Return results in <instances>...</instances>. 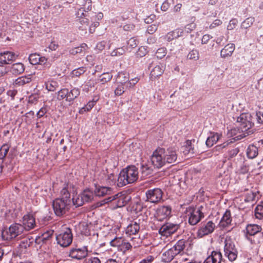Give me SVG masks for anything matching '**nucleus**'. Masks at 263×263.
<instances>
[{
	"label": "nucleus",
	"mask_w": 263,
	"mask_h": 263,
	"mask_svg": "<svg viewBox=\"0 0 263 263\" xmlns=\"http://www.w3.org/2000/svg\"><path fill=\"white\" fill-rule=\"evenodd\" d=\"M86 46V44H83L81 47H75L74 48H72L69 50V53L72 55H75L79 53H81L83 52V49H84L85 47Z\"/></svg>",
	"instance_id": "09e8293b"
},
{
	"label": "nucleus",
	"mask_w": 263,
	"mask_h": 263,
	"mask_svg": "<svg viewBox=\"0 0 263 263\" xmlns=\"http://www.w3.org/2000/svg\"><path fill=\"white\" fill-rule=\"evenodd\" d=\"M224 243L225 256L231 262L235 261L237 257L238 251L234 241L231 237L227 236L224 239Z\"/></svg>",
	"instance_id": "39448f33"
},
{
	"label": "nucleus",
	"mask_w": 263,
	"mask_h": 263,
	"mask_svg": "<svg viewBox=\"0 0 263 263\" xmlns=\"http://www.w3.org/2000/svg\"><path fill=\"white\" fill-rule=\"evenodd\" d=\"M68 89L66 88L62 89L58 92L57 99L62 100L65 99L66 101L67 96L68 97Z\"/></svg>",
	"instance_id": "49530a36"
},
{
	"label": "nucleus",
	"mask_w": 263,
	"mask_h": 263,
	"mask_svg": "<svg viewBox=\"0 0 263 263\" xmlns=\"http://www.w3.org/2000/svg\"><path fill=\"white\" fill-rule=\"evenodd\" d=\"M239 152V149L238 147L235 148H231L228 149L227 154L226 155V157L228 158V159H230L234 157H235L238 152Z\"/></svg>",
	"instance_id": "c03bdc74"
},
{
	"label": "nucleus",
	"mask_w": 263,
	"mask_h": 263,
	"mask_svg": "<svg viewBox=\"0 0 263 263\" xmlns=\"http://www.w3.org/2000/svg\"><path fill=\"white\" fill-rule=\"evenodd\" d=\"M124 239L122 237H116L110 241V245L111 246L117 247L119 249Z\"/></svg>",
	"instance_id": "79ce46f5"
},
{
	"label": "nucleus",
	"mask_w": 263,
	"mask_h": 263,
	"mask_svg": "<svg viewBox=\"0 0 263 263\" xmlns=\"http://www.w3.org/2000/svg\"><path fill=\"white\" fill-rule=\"evenodd\" d=\"M232 221L231 212L229 210H227L223 215L220 222V226L225 228L230 225Z\"/></svg>",
	"instance_id": "5701e85b"
},
{
	"label": "nucleus",
	"mask_w": 263,
	"mask_h": 263,
	"mask_svg": "<svg viewBox=\"0 0 263 263\" xmlns=\"http://www.w3.org/2000/svg\"><path fill=\"white\" fill-rule=\"evenodd\" d=\"M171 208L169 206H161L157 211V218L159 220H162L168 217L171 214Z\"/></svg>",
	"instance_id": "6ab92c4d"
},
{
	"label": "nucleus",
	"mask_w": 263,
	"mask_h": 263,
	"mask_svg": "<svg viewBox=\"0 0 263 263\" xmlns=\"http://www.w3.org/2000/svg\"><path fill=\"white\" fill-rule=\"evenodd\" d=\"M139 44V41L135 37L130 38L127 42V50H132L137 46Z\"/></svg>",
	"instance_id": "4c0bfd02"
},
{
	"label": "nucleus",
	"mask_w": 263,
	"mask_h": 263,
	"mask_svg": "<svg viewBox=\"0 0 263 263\" xmlns=\"http://www.w3.org/2000/svg\"><path fill=\"white\" fill-rule=\"evenodd\" d=\"M147 50L145 47L141 46L139 48L136 53V55L137 57L142 58L145 56L147 54Z\"/></svg>",
	"instance_id": "603ef678"
},
{
	"label": "nucleus",
	"mask_w": 263,
	"mask_h": 263,
	"mask_svg": "<svg viewBox=\"0 0 263 263\" xmlns=\"http://www.w3.org/2000/svg\"><path fill=\"white\" fill-rule=\"evenodd\" d=\"M85 16H87L88 17H90V21H98L103 18V14L101 12L96 14L93 11H90L89 13L86 14Z\"/></svg>",
	"instance_id": "e433bc0d"
},
{
	"label": "nucleus",
	"mask_w": 263,
	"mask_h": 263,
	"mask_svg": "<svg viewBox=\"0 0 263 263\" xmlns=\"http://www.w3.org/2000/svg\"><path fill=\"white\" fill-rule=\"evenodd\" d=\"M100 81L102 82V84H105V83L109 81L112 79V75L109 73L108 72L104 73L101 76Z\"/></svg>",
	"instance_id": "8fccbe9b"
},
{
	"label": "nucleus",
	"mask_w": 263,
	"mask_h": 263,
	"mask_svg": "<svg viewBox=\"0 0 263 263\" xmlns=\"http://www.w3.org/2000/svg\"><path fill=\"white\" fill-rule=\"evenodd\" d=\"M31 242L28 240H24L20 244V247L22 249H26L30 246Z\"/></svg>",
	"instance_id": "052dcab7"
},
{
	"label": "nucleus",
	"mask_w": 263,
	"mask_h": 263,
	"mask_svg": "<svg viewBox=\"0 0 263 263\" xmlns=\"http://www.w3.org/2000/svg\"><path fill=\"white\" fill-rule=\"evenodd\" d=\"M71 205L70 191L68 186L66 185L61 191L60 197L53 201L52 207L55 214L61 217L69 211Z\"/></svg>",
	"instance_id": "f03ea898"
},
{
	"label": "nucleus",
	"mask_w": 263,
	"mask_h": 263,
	"mask_svg": "<svg viewBox=\"0 0 263 263\" xmlns=\"http://www.w3.org/2000/svg\"><path fill=\"white\" fill-rule=\"evenodd\" d=\"M123 83V82L120 83V84L118 85V87L115 89V95L116 96H121L124 92L125 90Z\"/></svg>",
	"instance_id": "5fc2aeb1"
},
{
	"label": "nucleus",
	"mask_w": 263,
	"mask_h": 263,
	"mask_svg": "<svg viewBox=\"0 0 263 263\" xmlns=\"http://www.w3.org/2000/svg\"><path fill=\"white\" fill-rule=\"evenodd\" d=\"M140 230L139 223L136 221L129 224L126 230V232L129 235H134L137 233Z\"/></svg>",
	"instance_id": "cd10ccee"
},
{
	"label": "nucleus",
	"mask_w": 263,
	"mask_h": 263,
	"mask_svg": "<svg viewBox=\"0 0 263 263\" xmlns=\"http://www.w3.org/2000/svg\"><path fill=\"white\" fill-rule=\"evenodd\" d=\"M93 192L89 189L84 190L76 199L72 198V203L76 207L82 206L86 202H89L93 199Z\"/></svg>",
	"instance_id": "6e6552de"
},
{
	"label": "nucleus",
	"mask_w": 263,
	"mask_h": 263,
	"mask_svg": "<svg viewBox=\"0 0 263 263\" xmlns=\"http://www.w3.org/2000/svg\"><path fill=\"white\" fill-rule=\"evenodd\" d=\"M258 154V148L253 144L249 145L247 149V157L250 159L256 158Z\"/></svg>",
	"instance_id": "c85d7f7f"
},
{
	"label": "nucleus",
	"mask_w": 263,
	"mask_h": 263,
	"mask_svg": "<svg viewBox=\"0 0 263 263\" xmlns=\"http://www.w3.org/2000/svg\"><path fill=\"white\" fill-rule=\"evenodd\" d=\"M88 254L86 247L80 248H72L69 251V256L71 258L80 260L85 258Z\"/></svg>",
	"instance_id": "ddd939ff"
},
{
	"label": "nucleus",
	"mask_w": 263,
	"mask_h": 263,
	"mask_svg": "<svg viewBox=\"0 0 263 263\" xmlns=\"http://www.w3.org/2000/svg\"><path fill=\"white\" fill-rule=\"evenodd\" d=\"M85 71V68L84 67L79 68L73 71V74L76 76L79 77Z\"/></svg>",
	"instance_id": "774afa93"
},
{
	"label": "nucleus",
	"mask_w": 263,
	"mask_h": 263,
	"mask_svg": "<svg viewBox=\"0 0 263 263\" xmlns=\"http://www.w3.org/2000/svg\"><path fill=\"white\" fill-rule=\"evenodd\" d=\"M179 225L172 223H166L163 224L159 229V233L164 236L167 237L175 233L179 229Z\"/></svg>",
	"instance_id": "f8f14e48"
},
{
	"label": "nucleus",
	"mask_w": 263,
	"mask_h": 263,
	"mask_svg": "<svg viewBox=\"0 0 263 263\" xmlns=\"http://www.w3.org/2000/svg\"><path fill=\"white\" fill-rule=\"evenodd\" d=\"M255 215L257 218L261 219L263 215V206L258 205L255 210Z\"/></svg>",
	"instance_id": "3c124183"
},
{
	"label": "nucleus",
	"mask_w": 263,
	"mask_h": 263,
	"mask_svg": "<svg viewBox=\"0 0 263 263\" xmlns=\"http://www.w3.org/2000/svg\"><path fill=\"white\" fill-rule=\"evenodd\" d=\"M261 227L256 224H249L246 227V234L250 236H254L259 235L261 237L263 236V234L261 233Z\"/></svg>",
	"instance_id": "a211bd4d"
},
{
	"label": "nucleus",
	"mask_w": 263,
	"mask_h": 263,
	"mask_svg": "<svg viewBox=\"0 0 263 263\" xmlns=\"http://www.w3.org/2000/svg\"><path fill=\"white\" fill-rule=\"evenodd\" d=\"M138 168L134 165L128 166L122 170L119 174L117 184L122 187L135 182L138 178Z\"/></svg>",
	"instance_id": "7ed1b4c3"
},
{
	"label": "nucleus",
	"mask_w": 263,
	"mask_h": 263,
	"mask_svg": "<svg viewBox=\"0 0 263 263\" xmlns=\"http://www.w3.org/2000/svg\"><path fill=\"white\" fill-rule=\"evenodd\" d=\"M32 78L31 74L19 77L15 80L14 84L18 86H23L30 83L32 81Z\"/></svg>",
	"instance_id": "a878e982"
},
{
	"label": "nucleus",
	"mask_w": 263,
	"mask_h": 263,
	"mask_svg": "<svg viewBox=\"0 0 263 263\" xmlns=\"http://www.w3.org/2000/svg\"><path fill=\"white\" fill-rule=\"evenodd\" d=\"M235 49V46L233 43H229L226 45L220 51V57L226 58L231 57Z\"/></svg>",
	"instance_id": "aec40b11"
},
{
	"label": "nucleus",
	"mask_w": 263,
	"mask_h": 263,
	"mask_svg": "<svg viewBox=\"0 0 263 263\" xmlns=\"http://www.w3.org/2000/svg\"><path fill=\"white\" fill-rule=\"evenodd\" d=\"M205 207L201 205L198 207L194 208L189 206L186 209V213L189 217V223L190 225L195 226L204 217Z\"/></svg>",
	"instance_id": "20e7f679"
},
{
	"label": "nucleus",
	"mask_w": 263,
	"mask_h": 263,
	"mask_svg": "<svg viewBox=\"0 0 263 263\" xmlns=\"http://www.w3.org/2000/svg\"><path fill=\"white\" fill-rule=\"evenodd\" d=\"M133 246H134V243H131L128 242L125 239H124L118 250L125 253L127 251L131 250Z\"/></svg>",
	"instance_id": "72a5a7b5"
},
{
	"label": "nucleus",
	"mask_w": 263,
	"mask_h": 263,
	"mask_svg": "<svg viewBox=\"0 0 263 263\" xmlns=\"http://www.w3.org/2000/svg\"><path fill=\"white\" fill-rule=\"evenodd\" d=\"M22 225L15 223L10 226L8 230L4 231L2 236L4 240H9L15 238L23 232Z\"/></svg>",
	"instance_id": "0eeeda50"
},
{
	"label": "nucleus",
	"mask_w": 263,
	"mask_h": 263,
	"mask_svg": "<svg viewBox=\"0 0 263 263\" xmlns=\"http://www.w3.org/2000/svg\"><path fill=\"white\" fill-rule=\"evenodd\" d=\"M40 55L35 53L30 54L29 57V61L32 65H36L40 63Z\"/></svg>",
	"instance_id": "a19ab883"
},
{
	"label": "nucleus",
	"mask_w": 263,
	"mask_h": 263,
	"mask_svg": "<svg viewBox=\"0 0 263 263\" xmlns=\"http://www.w3.org/2000/svg\"><path fill=\"white\" fill-rule=\"evenodd\" d=\"M91 0H85L82 5L83 7L79 9H82L83 12H89L91 9Z\"/></svg>",
	"instance_id": "ea45409f"
},
{
	"label": "nucleus",
	"mask_w": 263,
	"mask_h": 263,
	"mask_svg": "<svg viewBox=\"0 0 263 263\" xmlns=\"http://www.w3.org/2000/svg\"><path fill=\"white\" fill-rule=\"evenodd\" d=\"M222 260L221 253L218 251H213L203 263H221Z\"/></svg>",
	"instance_id": "dca6fc26"
},
{
	"label": "nucleus",
	"mask_w": 263,
	"mask_h": 263,
	"mask_svg": "<svg viewBox=\"0 0 263 263\" xmlns=\"http://www.w3.org/2000/svg\"><path fill=\"white\" fill-rule=\"evenodd\" d=\"M124 53V50L122 48H119L114 50L111 53V56H118L122 55Z\"/></svg>",
	"instance_id": "680f3d73"
},
{
	"label": "nucleus",
	"mask_w": 263,
	"mask_h": 263,
	"mask_svg": "<svg viewBox=\"0 0 263 263\" xmlns=\"http://www.w3.org/2000/svg\"><path fill=\"white\" fill-rule=\"evenodd\" d=\"M10 146L7 144H3L0 148V159H4L6 156Z\"/></svg>",
	"instance_id": "58836bf2"
},
{
	"label": "nucleus",
	"mask_w": 263,
	"mask_h": 263,
	"mask_svg": "<svg viewBox=\"0 0 263 263\" xmlns=\"http://www.w3.org/2000/svg\"><path fill=\"white\" fill-rule=\"evenodd\" d=\"M177 159V155L174 147H169L167 149L158 147L153 152L151 161L154 167L159 168L166 163L176 162Z\"/></svg>",
	"instance_id": "f257e3e1"
},
{
	"label": "nucleus",
	"mask_w": 263,
	"mask_h": 263,
	"mask_svg": "<svg viewBox=\"0 0 263 263\" xmlns=\"http://www.w3.org/2000/svg\"><path fill=\"white\" fill-rule=\"evenodd\" d=\"M112 189L109 187L99 186L97 187L95 190V194L97 196H104L106 195L111 194Z\"/></svg>",
	"instance_id": "393cba45"
},
{
	"label": "nucleus",
	"mask_w": 263,
	"mask_h": 263,
	"mask_svg": "<svg viewBox=\"0 0 263 263\" xmlns=\"http://www.w3.org/2000/svg\"><path fill=\"white\" fill-rule=\"evenodd\" d=\"M118 196H119V194H116L114 196L109 197L107 198H106V199H104L102 201L103 202V203H101L98 206H101L102 205H103L105 203H108L109 202H111V201H112L113 200H116L118 198Z\"/></svg>",
	"instance_id": "13d9d810"
},
{
	"label": "nucleus",
	"mask_w": 263,
	"mask_h": 263,
	"mask_svg": "<svg viewBox=\"0 0 263 263\" xmlns=\"http://www.w3.org/2000/svg\"><path fill=\"white\" fill-rule=\"evenodd\" d=\"M192 142L191 140H187L185 142V149L184 153L185 154H194L195 153L194 148L192 147Z\"/></svg>",
	"instance_id": "a18cd8bd"
},
{
	"label": "nucleus",
	"mask_w": 263,
	"mask_h": 263,
	"mask_svg": "<svg viewBox=\"0 0 263 263\" xmlns=\"http://www.w3.org/2000/svg\"><path fill=\"white\" fill-rule=\"evenodd\" d=\"M80 93V90L77 88H73L70 91L68 90V97L66 98V101L72 102L79 96Z\"/></svg>",
	"instance_id": "2f4dec72"
},
{
	"label": "nucleus",
	"mask_w": 263,
	"mask_h": 263,
	"mask_svg": "<svg viewBox=\"0 0 263 263\" xmlns=\"http://www.w3.org/2000/svg\"><path fill=\"white\" fill-rule=\"evenodd\" d=\"M23 230L29 231L33 229L35 226V218L32 214H27L23 217Z\"/></svg>",
	"instance_id": "2eb2a0df"
},
{
	"label": "nucleus",
	"mask_w": 263,
	"mask_h": 263,
	"mask_svg": "<svg viewBox=\"0 0 263 263\" xmlns=\"http://www.w3.org/2000/svg\"><path fill=\"white\" fill-rule=\"evenodd\" d=\"M25 67L22 63H16L11 65L10 72L14 74L18 75L24 72Z\"/></svg>",
	"instance_id": "b1692460"
},
{
	"label": "nucleus",
	"mask_w": 263,
	"mask_h": 263,
	"mask_svg": "<svg viewBox=\"0 0 263 263\" xmlns=\"http://www.w3.org/2000/svg\"><path fill=\"white\" fill-rule=\"evenodd\" d=\"M158 26L156 24H152L149 26L147 28V32L150 34H152L157 30Z\"/></svg>",
	"instance_id": "e2e57ef3"
},
{
	"label": "nucleus",
	"mask_w": 263,
	"mask_h": 263,
	"mask_svg": "<svg viewBox=\"0 0 263 263\" xmlns=\"http://www.w3.org/2000/svg\"><path fill=\"white\" fill-rule=\"evenodd\" d=\"M254 22V17H248L246 18L241 24V27L245 29H247L250 27Z\"/></svg>",
	"instance_id": "de8ad7c7"
},
{
	"label": "nucleus",
	"mask_w": 263,
	"mask_h": 263,
	"mask_svg": "<svg viewBox=\"0 0 263 263\" xmlns=\"http://www.w3.org/2000/svg\"><path fill=\"white\" fill-rule=\"evenodd\" d=\"M16 55L14 52L10 51H4L0 53V63L2 64H9L10 63L14 60Z\"/></svg>",
	"instance_id": "f3484780"
},
{
	"label": "nucleus",
	"mask_w": 263,
	"mask_h": 263,
	"mask_svg": "<svg viewBox=\"0 0 263 263\" xmlns=\"http://www.w3.org/2000/svg\"><path fill=\"white\" fill-rule=\"evenodd\" d=\"M255 116L257 123L263 124V113L261 111H257L255 114Z\"/></svg>",
	"instance_id": "0e129e2a"
},
{
	"label": "nucleus",
	"mask_w": 263,
	"mask_h": 263,
	"mask_svg": "<svg viewBox=\"0 0 263 263\" xmlns=\"http://www.w3.org/2000/svg\"><path fill=\"white\" fill-rule=\"evenodd\" d=\"M176 254L171 248L165 251L162 255V261L164 262H170L171 261Z\"/></svg>",
	"instance_id": "bb28decb"
},
{
	"label": "nucleus",
	"mask_w": 263,
	"mask_h": 263,
	"mask_svg": "<svg viewBox=\"0 0 263 263\" xmlns=\"http://www.w3.org/2000/svg\"><path fill=\"white\" fill-rule=\"evenodd\" d=\"M47 109L45 107H42L37 112V117L39 118L44 116V115L47 112Z\"/></svg>",
	"instance_id": "338daca9"
},
{
	"label": "nucleus",
	"mask_w": 263,
	"mask_h": 263,
	"mask_svg": "<svg viewBox=\"0 0 263 263\" xmlns=\"http://www.w3.org/2000/svg\"><path fill=\"white\" fill-rule=\"evenodd\" d=\"M185 240L184 239H180L178 240L171 249L173 250V252H174L177 255L184 250L185 248Z\"/></svg>",
	"instance_id": "c756f323"
},
{
	"label": "nucleus",
	"mask_w": 263,
	"mask_h": 263,
	"mask_svg": "<svg viewBox=\"0 0 263 263\" xmlns=\"http://www.w3.org/2000/svg\"><path fill=\"white\" fill-rule=\"evenodd\" d=\"M45 86L48 91H54L58 87L59 85L57 81L50 80L45 83Z\"/></svg>",
	"instance_id": "f704fd0d"
},
{
	"label": "nucleus",
	"mask_w": 263,
	"mask_h": 263,
	"mask_svg": "<svg viewBox=\"0 0 263 263\" xmlns=\"http://www.w3.org/2000/svg\"><path fill=\"white\" fill-rule=\"evenodd\" d=\"M183 30L181 28H177L174 30L168 32L165 36L166 40L170 42L175 39H177L182 36Z\"/></svg>",
	"instance_id": "412c9836"
},
{
	"label": "nucleus",
	"mask_w": 263,
	"mask_h": 263,
	"mask_svg": "<svg viewBox=\"0 0 263 263\" xmlns=\"http://www.w3.org/2000/svg\"><path fill=\"white\" fill-rule=\"evenodd\" d=\"M38 64L43 65L45 67L49 68L51 66V63L48 61V59L45 57L40 56V63Z\"/></svg>",
	"instance_id": "6e6d98bb"
},
{
	"label": "nucleus",
	"mask_w": 263,
	"mask_h": 263,
	"mask_svg": "<svg viewBox=\"0 0 263 263\" xmlns=\"http://www.w3.org/2000/svg\"><path fill=\"white\" fill-rule=\"evenodd\" d=\"M91 25L89 27V31L90 33H92L95 31V28L99 25V23L97 21H91Z\"/></svg>",
	"instance_id": "bf43d9fd"
},
{
	"label": "nucleus",
	"mask_w": 263,
	"mask_h": 263,
	"mask_svg": "<svg viewBox=\"0 0 263 263\" xmlns=\"http://www.w3.org/2000/svg\"><path fill=\"white\" fill-rule=\"evenodd\" d=\"M238 23V21L236 19L233 18L230 20L228 26H227V29L228 30H232L234 29L236 26L237 25V24Z\"/></svg>",
	"instance_id": "4d7b16f0"
},
{
	"label": "nucleus",
	"mask_w": 263,
	"mask_h": 263,
	"mask_svg": "<svg viewBox=\"0 0 263 263\" xmlns=\"http://www.w3.org/2000/svg\"><path fill=\"white\" fill-rule=\"evenodd\" d=\"M72 238L71 230L69 228L61 231L56 236L58 243L63 247L69 246L72 241Z\"/></svg>",
	"instance_id": "423d86ee"
},
{
	"label": "nucleus",
	"mask_w": 263,
	"mask_h": 263,
	"mask_svg": "<svg viewBox=\"0 0 263 263\" xmlns=\"http://www.w3.org/2000/svg\"><path fill=\"white\" fill-rule=\"evenodd\" d=\"M97 101V99L95 100V99H93L92 100L89 101L85 106L83 107L80 109V114H83L84 112L89 111L90 109H91V108L94 106L95 104H96Z\"/></svg>",
	"instance_id": "c9c22d12"
},
{
	"label": "nucleus",
	"mask_w": 263,
	"mask_h": 263,
	"mask_svg": "<svg viewBox=\"0 0 263 263\" xmlns=\"http://www.w3.org/2000/svg\"><path fill=\"white\" fill-rule=\"evenodd\" d=\"M88 13L89 12H83L82 9H79L77 12V16L79 18V23L80 24L79 28L80 30H86L89 26L90 17L85 16L86 14Z\"/></svg>",
	"instance_id": "4468645a"
},
{
	"label": "nucleus",
	"mask_w": 263,
	"mask_h": 263,
	"mask_svg": "<svg viewBox=\"0 0 263 263\" xmlns=\"http://www.w3.org/2000/svg\"><path fill=\"white\" fill-rule=\"evenodd\" d=\"M215 228V224L212 221H209L207 222L202 223L199 228L197 235L199 238L212 233Z\"/></svg>",
	"instance_id": "9b49d317"
},
{
	"label": "nucleus",
	"mask_w": 263,
	"mask_h": 263,
	"mask_svg": "<svg viewBox=\"0 0 263 263\" xmlns=\"http://www.w3.org/2000/svg\"><path fill=\"white\" fill-rule=\"evenodd\" d=\"M146 201L157 203L162 199L163 192L160 189L155 188L147 190L145 193Z\"/></svg>",
	"instance_id": "9d476101"
},
{
	"label": "nucleus",
	"mask_w": 263,
	"mask_h": 263,
	"mask_svg": "<svg viewBox=\"0 0 263 263\" xmlns=\"http://www.w3.org/2000/svg\"><path fill=\"white\" fill-rule=\"evenodd\" d=\"M140 171L143 177H147L153 173V168L146 164L141 165Z\"/></svg>",
	"instance_id": "7c9ffc66"
},
{
	"label": "nucleus",
	"mask_w": 263,
	"mask_h": 263,
	"mask_svg": "<svg viewBox=\"0 0 263 263\" xmlns=\"http://www.w3.org/2000/svg\"><path fill=\"white\" fill-rule=\"evenodd\" d=\"M237 122L239 124V128L242 132H246L253 125L252 116L249 113L241 114L237 118Z\"/></svg>",
	"instance_id": "1a4fd4ad"
},
{
	"label": "nucleus",
	"mask_w": 263,
	"mask_h": 263,
	"mask_svg": "<svg viewBox=\"0 0 263 263\" xmlns=\"http://www.w3.org/2000/svg\"><path fill=\"white\" fill-rule=\"evenodd\" d=\"M188 59L197 61L199 58V53L197 50L193 49L191 50L187 55Z\"/></svg>",
	"instance_id": "37998d69"
},
{
	"label": "nucleus",
	"mask_w": 263,
	"mask_h": 263,
	"mask_svg": "<svg viewBox=\"0 0 263 263\" xmlns=\"http://www.w3.org/2000/svg\"><path fill=\"white\" fill-rule=\"evenodd\" d=\"M53 231H47L42 235V239L43 241H45L48 240L52 235Z\"/></svg>",
	"instance_id": "69168bd1"
},
{
	"label": "nucleus",
	"mask_w": 263,
	"mask_h": 263,
	"mask_svg": "<svg viewBox=\"0 0 263 263\" xmlns=\"http://www.w3.org/2000/svg\"><path fill=\"white\" fill-rule=\"evenodd\" d=\"M166 54V49L165 48L162 47L159 48L156 52V55L158 59H162L165 56Z\"/></svg>",
	"instance_id": "864d4df0"
},
{
	"label": "nucleus",
	"mask_w": 263,
	"mask_h": 263,
	"mask_svg": "<svg viewBox=\"0 0 263 263\" xmlns=\"http://www.w3.org/2000/svg\"><path fill=\"white\" fill-rule=\"evenodd\" d=\"M164 71V67L162 65L156 66L151 71L150 79L152 80L161 76Z\"/></svg>",
	"instance_id": "4be33fe9"
},
{
	"label": "nucleus",
	"mask_w": 263,
	"mask_h": 263,
	"mask_svg": "<svg viewBox=\"0 0 263 263\" xmlns=\"http://www.w3.org/2000/svg\"><path fill=\"white\" fill-rule=\"evenodd\" d=\"M220 135L216 133L209 137L206 141V145L212 147L219 139Z\"/></svg>",
	"instance_id": "473e14b6"
}]
</instances>
